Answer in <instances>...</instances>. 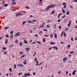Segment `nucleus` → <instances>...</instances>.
<instances>
[{"mask_svg":"<svg viewBox=\"0 0 77 77\" xmlns=\"http://www.w3.org/2000/svg\"><path fill=\"white\" fill-rule=\"evenodd\" d=\"M56 7V5H52L48 6L47 8L45 10V11H48L50 8H52Z\"/></svg>","mask_w":77,"mask_h":77,"instance_id":"nucleus-1","label":"nucleus"},{"mask_svg":"<svg viewBox=\"0 0 77 77\" xmlns=\"http://www.w3.org/2000/svg\"><path fill=\"white\" fill-rule=\"evenodd\" d=\"M23 14H22L21 13H19V12H17L16 14V17H18V16H20V15H23Z\"/></svg>","mask_w":77,"mask_h":77,"instance_id":"nucleus-2","label":"nucleus"},{"mask_svg":"<svg viewBox=\"0 0 77 77\" xmlns=\"http://www.w3.org/2000/svg\"><path fill=\"white\" fill-rule=\"evenodd\" d=\"M20 35H21V32H18L15 35L16 36Z\"/></svg>","mask_w":77,"mask_h":77,"instance_id":"nucleus-3","label":"nucleus"},{"mask_svg":"<svg viewBox=\"0 0 77 77\" xmlns=\"http://www.w3.org/2000/svg\"><path fill=\"white\" fill-rule=\"evenodd\" d=\"M44 24H45V23H44V22L43 23H42V26H40L38 27V28L39 29V28H41V27H44Z\"/></svg>","mask_w":77,"mask_h":77,"instance_id":"nucleus-4","label":"nucleus"},{"mask_svg":"<svg viewBox=\"0 0 77 77\" xmlns=\"http://www.w3.org/2000/svg\"><path fill=\"white\" fill-rule=\"evenodd\" d=\"M24 65L23 64H19L17 65L18 66H19V67H23V66Z\"/></svg>","mask_w":77,"mask_h":77,"instance_id":"nucleus-5","label":"nucleus"},{"mask_svg":"<svg viewBox=\"0 0 77 77\" xmlns=\"http://www.w3.org/2000/svg\"><path fill=\"white\" fill-rule=\"evenodd\" d=\"M52 48H53V49H54V48H55L56 50H58V48H57V47L53 46L52 47Z\"/></svg>","mask_w":77,"mask_h":77,"instance_id":"nucleus-6","label":"nucleus"},{"mask_svg":"<svg viewBox=\"0 0 77 77\" xmlns=\"http://www.w3.org/2000/svg\"><path fill=\"white\" fill-rule=\"evenodd\" d=\"M27 75H28V76H30V75L27 73H25L24 75V77H25V76H27Z\"/></svg>","mask_w":77,"mask_h":77,"instance_id":"nucleus-7","label":"nucleus"},{"mask_svg":"<svg viewBox=\"0 0 77 77\" xmlns=\"http://www.w3.org/2000/svg\"><path fill=\"white\" fill-rule=\"evenodd\" d=\"M35 62L36 63V66H38V64H39V62L38 61H35Z\"/></svg>","mask_w":77,"mask_h":77,"instance_id":"nucleus-8","label":"nucleus"},{"mask_svg":"<svg viewBox=\"0 0 77 77\" xmlns=\"http://www.w3.org/2000/svg\"><path fill=\"white\" fill-rule=\"evenodd\" d=\"M29 49H30V48H25V50L26 51H29Z\"/></svg>","mask_w":77,"mask_h":77,"instance_id":"nucleus-9","label":"nucleus"},{"mask_svg":"<svg viewBox=\"0 0 77 77\" xmlns=\"http://www.w3.org/2000/svg\"><path fill=\"white\" fill-rule=\"evenodd\" d=\"M75 72H76V70H75L73 71V72L72 73V75H75Z\"/></svg>","mask_w":77,"mask_h":77,"instance_id":"nucleus-10","label":"nucleus"},{"mask_svg":"<svg viewBox=\"0 0 77 77\" xmlns=\"http://www.w3.org/2000/svg\"><path fill=\"white\" fill-rule=\"evenodd\" d=\"M11 35L10 36V39H12L13 38V36L14 35L13 34H11Z\"/></svg>","mask_w":77,"mask_h":77,"instance_id":"nucleus-11","label":"nucleus"},{"mask_svg":"<svg viewBox=\"0 0 77 77\" xmlns=\"http://www.w3.org/2000/svg\"><path fill=\"white\" fill-rule=\"evenodd\" d=\"M67 59H68V58L67 57H66V58H63V61H65V60H67Z\"/></svg>","mask_w":77,"mask_h":77,"instance_id":"nucleus-12","label":"nucleus"},{"mask_svg":"<svg viewBox=\"0 0 77 77\" xmlns=\"http://www.w3.org/2000/svg\"><path fill=\"white\" fill-rule=\"evenodd\" d=\"M23 42H24L25 43V44H28V42H27V41L26 40H24L23 41Z\"/></svg>","mask_w":77,"mask_h":77,"instance_id":"nucleus-13","label":"nucleus"},{"mask_svg":"<svg viewBox=\"0 0 77 77\" xmlns=\"http://www.w3.org/2000/svg\"><path fill=\"white\" fill-rule=\"evenodd\" d=\"M8 40L7 39H6L5 41V44H7V43H8Z\"/></svg>","mask_w":77,"mask_h":77,"instance_id":"nucleus-14","label":"nucleus"},{"mask_svg":"<svg viewBox=\"0 0 77 77\" xmlns=\"http://www.w3.org/2000/svg\"><path fill=\"white\" fill-rule=\"evenodd\" d=\"M56 26H57V25L56 24H55L54 25V27L55 29H56Z\"/></svg>","mask_w":77,"mask_h":77,"instance_id":"nucleus-15","label":"nucleus"},{"mask_svg":"<svg viewBox=\"0 0 77 77\" xmlns=\"http://www.w3.org/2000/svg\"><path fill=\"white\" fill-rule=\"evenodd\" d=\"M50 44H51L52 45H54V44H56V43H54L53 42H51L50 43Z\"/></svg>","mask_w":77,"mask_h":77,"instance_id":"nucleus-16","label":"nucleus"},{"mask_svg":"<svg viewBox=\"0 0 77 77\" xmlns=\"http://www.w3.org/2000/svg\"><path fill=\"white\" fill-rule=\"evenodd\" d=\"M54 37L55 38H57V34H54Z\"/></svg>","mask_w":77,"mask_h":77,"instance_id":"nucleus-17","label":"nucleus"},{"mask_svg":"<svg viewBox=\"0 0 77 77\" xmlns=\"http://www.w3.org/2000/svg\"><path fill=\"white\" fill-rule=\"evenodd\" d=\"M3 6H5V7H7V6H8V4H6L4 5H3Z\"/></svg>","mask_w":77,"mask_h":77,"instance_id":"nucleus-18","label":"nucleus"},{"mask_svg":"<svg viewBox=\"0 0 77 77\" xmlns=\"http://www.w3.org/2000/svg\"><path fill=\"white\" fill-rule=\"evenodd\" d=\"M43 42H45V38H44L43 40Z\"/></svg>","mask_w":77,"mask_h":77,"instance_id":"nucleus-19","label":"nucleus"},{"mask_svg":"<svg viewBox=\"0 0 77 77\" xmlns=\"http://www.w3.org/2000/svg\"><path fill=\"white\" fill-rule=\"evenodd\" d=\"M53 36H54L53 34H51L50 36V38H53Z\"/></svg>","mask_w":77,"mask_h":77,"instance_id":"nucleus-20","label":"nucleus"},{"mask_svg":"<svg viewBox=\"0 0 77 77\" xmlns=\"http://www.w3.org/2000/svg\"><path fill=\"white\" fill-rule=\"evenodd\" d=\"M28 23H33V22L31 21L30 20H28Z\"/></svg>","mask_w":77,"mask_h":77,"instance_id":"nucleus-21","label":"nucleus"},{"mask_svg":"<svg viewBox=\"0 0 77 77\" xmlns=\"http://www.w3.org/2000/svg\"><path fill=\"white\" fill-rule=\"evenodd\" d=\"M9 29V27H6L5 28V30H7V29Z\"/></svg>","mask_w":77,"mask_h":77,"instance_id":"nucleus-22","label":"nucleus"},{"mask_svg":"<svg viewBox=\"0 0 77 77\" xmlns=\"http://www.w3.org/2000/svg\"><path fill=\"white\" fill-rule=\"evenodd\" d=\"M62 11L63 12V13H65V11L63 10V8H62Z\"/></svg>","mask_w":77,"mask_h":77,"instance_id":"nucleus-23","label":"nucleus"},{"mask_svg":"<svg viewBox=\"0 0 77 77\" xmlns=\"http://www.w3.org/2000/svg\"><path fill=\"white\" fill-rule=\"evenodd\" d=\"M60 66H61V67H63V65L62 63H61L60 64Z\"/></svg>","mask_w":77,"mask_h":77,"instance_id":"nucleus-24","label":"nucleus"},{"mask_svg":"<svg viewBox=\"0 0 77 77\" xmlns=\"http://www.w3.org/2000/svg\"><path fill=\"white\" fill-rule=\"evenodd\" d=\"M70 13V12H69V11L68 12H66V15H69V13Z\"/></svg>","mask_w":77,"mask_h":77,"instance_id":"nucleus-25","label":"nucleus"},{"mask_svg":"<svg viewBox=\"0 0 77 77\" xmlns=\"http://www.w3.org/2000/svg\"><path fill=\"white\" fill-rule=\"evenodd\" d=\"M14 69H16L17 68V67H16V64H14Z\"/></svg>","mask_w":77,"mask_h":77,"instance_id":"nucleus-26","label":"nucleus"},{"mask_svg":"<svg viewBox=\"0 0 77 77\" xmlns=\"http://www.w3.org/2000/svg\"><path fill=\"white\" fill-rule=\"evenodd\" d=\"M54 13V10L51 13V14L52 15V14H53Z\"/></svg>","mask_w":77,"mask_h":77,"instance_id":"nucleus-27","label":"nucleus"},{"mask_svg":"<svg viewBox=\"0 0 77 77\" xmlns=\"http://www.w3.org/2000/svg\"><path fill=\"white\" fill-rule=\"evenodd\" d=\"M43 4L42 3V2H40L39 3V5L40 6H42V5Z\"/></svg>","mask_w":77,"mask_h":77,"instance_id":"nucleus-28","label":"nucleus"},{"mask_svg":"<svg viewBox=\"0 0 77 77\" xmlns=\"http://www.w3.org/2000/svg\"><path fill=\"white\" fill-rule=\"evenodd\" d=\"M70 26H71V23H69L67 25V26L68 27H70Z\"/></svg>","mask_w":77,"mask_h":77,"instance_id":"nucleus-29","label":"nucleus"},{"mask_svg":"<svg viewBox=\"0 0 77 77\" xmlns=\"http://www.w3.org/2000/svg\"><path fill=\"white\" fill-rule=\"evenodd\" d=\"M63 31L62 32V33L61 34V37H62V34H63Z\"/></svg>","mask_w":77,"mask_h":77,"instance_id":"nucleus-30","label":"nucleus"},{"mask_svg":"<svg viewBox=\"0 0 77 77\" xmlns=\"http://www.w3.org/2000/svg\"><path fill=\"white\" fill-rule=\"evenodd\" d=\"M63 35H64V37H66V35L65 34V32L63 33Z\"/></svg>","mask_w":77,"mask_h":77,"instance_id":"nucleus-31","label":"nucleus"},{"mask_svg":"<svg viewBox=\"0 0 77 77\" xmlns=\"http://www.w3.org/2000/svg\"><path fill=\"white\" fill-rule=\"evenodd\" d=\"M25 57V55H23L22 56L20 57V58H23V57Z\"/></svg>","mask_w":77,"mask_h":77,"instance_id":"nucleus-32","label":"nucleus"},{"mask_svg":"<svg viewBox=\"0 0 77 77\" xmlns=\"http://www.w3.org/2000/svg\"><path fill=\"white\" fill-rule=\"evenodd\" d=\"M9 71L10 72H12V68H9Z\"/></svg>","mask_w":77,"mask_h":77,"instance_id":"nucleus-33","label":"nucleus"},{"mask_svg":"<svg viewBox=\"0 0 77 77\" xmlns=\"http://www.w3.org/2000/svg\"><path fill=\"white\" fill-rule=\"evenodd\" d=\"M43 32L45 31V32H47V29H44L43 30Z\"/></svg>","mask_w":77,"mask_h":77,"instance_id":"nucleus-34","label":"nucleus"},{"mask_svg":"<svg viewBox=\"0 0 77 77\" xmlns=\"http://www.w3.org/2000/svg\"><path fill=\"white\" fill-rule=\"evenodd\" d=\"M14 33V31H11V32H10V33H11V35H13L12 33Z\"/></svg>","mask_w":77,"mask_h":77,"instance_id":"nucleus-35","label":"nucleus"},{"mask_svg":"<svg viewBox=\"0 0 77 77\" xmlns=\"http://www.w3.org/2000/svg\"><path fill=\"white\" fill-rule=\"evenodd\" d=\"M44 36H45V37H48V36H49V34H48V35H44Z\"/></svg>","mask_w":77,"mask_h":77,"instance_id":"nucleus-36","label":"nucleus"},{"mask_svg":"<svg viewBox=\"0 0 77 77\" xmlns=\"http://www.w3.org/2000/svg\"><path fill=\"white\" fill-rule=\"evenodd\" d=\"M12 4H13V5H16V2H12Z\"/></svg>","mask_w":77,"mask_h":77,"instance_id":"nucleus-37","label":"nucleus"},{"mask_svg":"<svg viewBox=\"0 0 77 77\" xmlns=\"http://www.w3.org/2000/svg\"><path fill=\"white\" fill-rule=\"evenodd\" d=\"M67 47H69V48H70V45L69 44L68 45H67Z\"/></svg>","mask_w":77,"mask_h":77,"instance_id":"nucleus-38","label":"nucleus"},{"mask_svg":"<svg viewBox=\"0 0 77 77\" xmlns=\"http://www.w3.org/2000/svg\"><path fill=\"white\" fill-rule=\"evenodd\" d=\"M21 74H23V72L19 73H18V75H21Z\"/></svg>","mask_w":77,"mask_h":77,"instance_id":"nucleus-39","label":"nucleus"},{"mask_svg":"<svg viewBox=\"0 0 77 77\" xmlns=\"http://www.w3.org/2000/svg\"><path fill=\"white\" fill-rule=\"evenodd\" d=\"M74 53V51H72L70 52V53L71 54H72V53Z\"/></svg>","mask_w":77,"mask_h":77,"instance_id":"nucleus-40","label":"nucleus"},{"mask_svg":"<svg viewBox=\"0 0 77 77\" xmlns=\"http://www.w3.org/2000/svg\"><path fill=\"white\" fill-rule=\"evenodd\" d=\"M66 5V3H65V2H63V5H64V6H65V5Z\"/></svg>","mask_w":77,"mask_h":77,"instance_id":"nucleus-41","label":"nucleus"},{"mask_svg":"<svg viewBox=\"0 0 77 77\" xmlns=\"http://www.w3.org/2000/svg\"><path fill=\"white\" fill-rule=\"evenodd\" d=\"M32 21H33V22H37V21L35 20H33Z\"/></svg>","mask_w":77,"mask_h":77,"instance_id":"nucleus-42","label":"nucleus"},{"mask_svg":"<svg viewBox=\"0 0 77 77\" xmlns=\"http://www.w3.org/2000/svg\"><path fill=\"white\" fill-rule=\"evenodd\" d=\"M23 64H24V65H26V64H27V63H26V62H25V61L23 62Z\"/></svg>","mask_w":77,"mask_h":77,"instance_id":"nucleus-43","label":"nucleus"},{"mask_svg":"<svg viewBox=\"0 0 77 77\" xmlns=\"http://www.w3.org/2000/svg\"><path fill=\"white\" fill-rule=\"evenodd\" d=\"M5 36H6V37L7 38H9V35H5Z\"/></svg>","mask_w":77,"mask_h":77,"instance_id":"nucleus-44","label":"nucleus"},{"mask_svg":"<svg viewBox=\"0 0 77 77\" xmlns=\"http://www.w3.org/2000/svg\"><path fill=\"white\" fill-rule=\"evenodd\" d=\"M4 54H7V53H6V51H5L4 52Z\"/></svg>","mask_w":77,"mask_h":77,"instance_id":"nucleus-45","label":"nucleus"},{"mask_svg":"<svg viewBox=\"0 0 77 77\" xmlns=\"http://www.w3.org/2000/svg\"><path fill=\"white\" fill-rule=\"evenodd\" d=\"M2 49H3V50H6V48L5 47H3L2 48Z\"/></svg>","mask_w":77,"mask_h":77,"instance_id":"nucleus-46","label":"nucleus"},{"mask_svg":"<svg viewBox=\"0 0 77 77\" xmlns=\"http://www.w3.org/2000/svg\"><path fill=\"white\" fill-rule=\"evenodd\" d=\"M36 42H37V43H38V44H41V42L38 41H37Z\"/></svg>","mask_w":77,"mask_h":77,"instance_id":"nucleus-47","label":"nucleus"},{"mask_svg":"<svg viewBox=\"0 0 77 77\" xmlns=\"http://www.w3.org/2000/svg\"><path fill=\"white\" fill-rule=\"evenodd\" d=\"M25 8H26V9H29V7L28 6V7H25Z\"/></svg>","mask_w":77,"mask_h":77,"instance_id":"nucleus-48","label":"nucleus"},{"mask_svg":"<svg viewBox=\"0 0 77 77\" xmlns=\"http://www.w3.org/2000/svg\"><path fill=\"white\" fill-rule=\"evenodd\" d=\"M50 26L48 25H47V26H46V27H48V28H50Z\"/></svg>","mask_w":77,"mask_h":77,"instance_id":"nucleus-49","label":"nucleus"},{"mask_svg":"<svg viewBox=\"0 0 77 77\" xmlns=\"http://www.w3.org/2000/svg\"><path fill=\"white\" fill-rule=\"evenodd\" d=\"M20 45H21H21H23V43H22V42H20Z\"/></svg>","mask_w":77,"mask_h":77,"instance_id":"nucleus-50","label":"nucleus"},{"mask_svg":"<svg viewBox=\"0 0 77 77\" xmlns=\"http://www.w3.org/2000/svg\"><path fill=\"white\" fill-rule=\"evenodd\" d=\"M69 30V28H66V31H67V30Z\"/></svg>","mask_w":77,"mask_h":77,"instance_id":"nucleus-51","label":"nucleus"},{"mask_svg":"<svg viewBox=\"0 0 77 77\" xmlns=\"http://www.w3.org/2000/svg\"><path fill=\"white\" fill-rule=\"evenodd\" d=\"M23 54V52H22V51H20V54Z\"/></svg>","mask_w":77,"mask_h":77,"instance_id":"nucleus-52","label":"nucleus"},{"mask_svg":"<svg viewBox=\"0 0 77 77\" xmlns=\"http://www.w3.org/2000/svg\"><path fill=\"white\" fill-rule=\"evenodd\" d=\"M66 8V5H64V7H63V8H64V9H65V8Z\"/></svg>","mask_w":77,"mask_h":77,"instance_id":"nucleus-53","label":"nucleus"},{"mask_svg":"<svg viewBox=\"0 0 77 77\" xmlns=\"http://www.w3.org/2000/svg\"><path fill=\"white\" fill-rule=\"evenodd\" d=\"M36 54V52H35L34 54L33 55V56H35V55Z\"/></svg>","mask_w":77,"mask_h":77,"instance_id":"nucleus-54","label":"nucleus"},{"mask_svg":"<svg viewBox=\"0 0 77 77\" xmlns=\"http://www.w3.org/2000/svg\"><path fill=\"white\" fill-rule=\"evenodd\" d=\"M33 75H36V72H34V73H33Z\"/></svg>","mask_w":77,"mask_h":77,"instance_id":"nucleus-55","label":"nucleus"},{"mask_svg":"<svg viewBox=\"0 0 77 77\" xmlns=\"http://www.w3.org/2000/svg\"><path fill=\"white\" fill-rule=\"evenodd\" d=\"M25 23H26V21L23 22L22 24H24Z\"/></svg>","mask_w":77,"mask_h":77,"instance_id":"nucleus-56","label":"nucleus"},{"mask_svg":"<svg viewBox=\"0 0 77 77\" xmlns=\"http://www.w3.org/2000/svg\"><path fill=\"white\" fill-rule=\"evenodd\" d=\"M62 15V13H61V14H59L58 15V16H60V15Z\"/></svg>","mask_w":77,"mask_h":77,"instance_id":"nucleus-57","label":"nucleus"},{"mask_svg":"<svg viewBox=\"0 0 77 77\" xmlns=\"http://www.w3.org/2000/svg\"><path fill=\"white\" fill-rule=\"evenodd\" d=\"M75 41H77V37H76L75 38Z\"/></svg>","mask_w":77,"mask_h":77,"instance_id":"nucleus-58","label":"nucleus"},{"mask_svg":"<svg viewBox=\"0 0 77 77\" xmlns=\"http://www.w3.org/2000/svg\"><path fill=\"white\" fill-rule=\"evenodd\" d=\"M15 43H17V42H18V41L17 40H16L15 41Z\"/></svg>","mask_w":77,"mask_h":77,"instance_id":"nucleus-59","label":"nucleus"},{"mask_svg":"<svg viewBox=\"0 0 77 77\" xmlns=\"http://www.w3.org/2000/svg\"><path fill=\"white\" fill-rule=\"evenodd\" d=\"M36 42H34L31 43V44H35V43H36Z\"/></svg>","mask_w":77,"mask_h":77,"instance_id":"nucleus-60","label":"nucleus"},{"mask_svg":"<svg viewBox=\"0 0 77 77\" xmlns=\"http://www.w3.org/2000/svg\"><path fill=\"white\" fill-rule=\"evenodd\" d=\"M34 60H35V61H37V58H36V57H35V58Z\"/></svg>","mask_w":77,"mask_h":77,"instance_id":"nucleus-61","label":"nucleus"},{"mask_svg":"<svg viewBox=\"0 0 77 77\" xmlns=\"http://www.w3.org/2000/svg\"><path fill=\"white\" fill-rule=\"evenodd\" d=\"M60 21H61V20L60 19L58 20L57 21V22H60Z\"/></svg>","mask_w":77,"mask_h":77,"instance_id":"nucleus-62","label":"nucleus"},{"mask_svg":"<svg viewBox=\"0 0 77 77\" xmlns=\"http://www.w3.org/2000/svg\"><path fill=\"white\" fill-rule=\"evenodd\" d=\"M30 33H32V30H30Z\"/></svg>","mask_w":77,"mask_h":77,"instance_id":"nucleus-63","label":"nucleus"},{"mask_svg":"<svg viewBox=\"0 0 77 77\" xmlns=\"http://www.w3.org/2000/svg\"><path fill=\"white\" fill-rule=\"evenodd\" d=\"M42 65V63H41V62H40L39 64H38V65Z\"/></svg>","mask_w":77,"mask_h":77,"instance_id":"nucleus-64","label":"nucleus"}]
</instances>
